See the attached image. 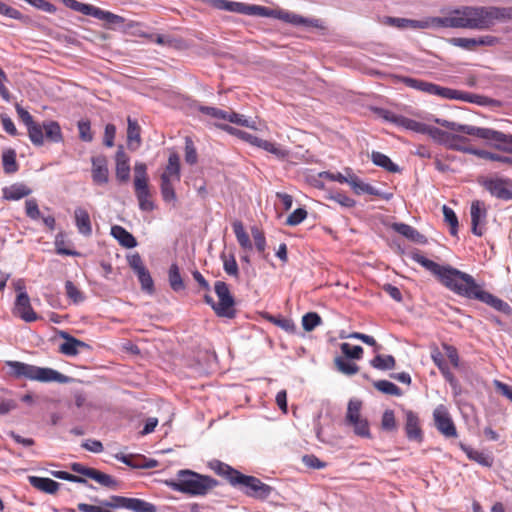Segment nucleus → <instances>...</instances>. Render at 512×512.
I'll return each mask as SVG.
<instances>
[{
  "mask_svg": "<svg viewBox=\"0 0 512 512\" xmlns=\"http://www.w3.org/2000/svg\"><path fill=\"white\" fill-rule=\"evenodd\" d=\"M434 122L451 131L462 132L467 135L476 136L487 140L499 150L512 153V135L505 134L490 128H481L471 125H462L445 119L435 118Z\"/></svg>",
  "mask_w": 512,
  "mask_h": 512,
  "instance_id": "7ed1b4c3",
  "label": "nucleus"
},
{
  "mask_svg": "<svg viewBox=\"0 0 512 512\" xmlns=\"http://www.w3.org/2000/svg\"><path fill=\"white\" fill-rule=\"evenodd\" d=\"M217 485V481L210 476L196 473L192 470H179L176 479L169 482V486L181 493L197 496L205 495Z\"/></svg>",
  "mask_w": 512,
  "mask_h": 512,
  "instance_id": "20e7f679",
  "label": "nucleus"
},
{
  "mask_svg": "<svg viewBox=\"0 0 512 512\" xmlns=\"http://www.w3.org/2000/svg\"><path fill=\"white\" fill-rule=\"evenodd\" d=\"M136 275L141 284L142 290L152 294L154 292V282L147 268L140 271Z\"/></svg>",
  "mask_w": 512,
  "mask_h": 512,
  "instance_id": "864d4df0",
  "label": "nucleus"
},
{
  "mask_svg": "<svg viewBox=\"0 0 512 512\" xmlns=\"http://www.w3.org/2000/svg\"><path fill=\"white\" fill-rule=\"evenodd\" d=\"M59 335L65 339V342L59 346V351L66 356H76L80 349L89 347L88 344L71 336L67 332L61 331Z\"/></svg>",
  "mask_w": 512,
  "mask_h": 512,
  "instance_id": "aec40b11",
  "label": "nucleus"
},
{
  "mask_svg": "<svg viewBox=\"0 0 512 512\" xmlns=\"http://www.w3.org/2000/svg\"><path fill=\"white\" fill-rule=\"evenodd\" d=\"M370 364L373 368L379 370H390L395 367L396 361L395 358L391 355H376L370 361Z\"/></svg>",
  "mask_w": 512,
  "mask_h": 512,
  "instance_id": "4c0bfd02",
  "label": "nucleus"
},
{
  "mask_svg": "<svg viewBox=\"0 0 512 512\" xmlns=\"http://www.w3.org/2000/svg\"><path fill=\"white\" fill-rule=\"evenodd\" d=\"M116 459L121 461L122 463L134 467V468H153L155 467L156 462L154 460L149 461L148 463L142 464V463H136L133 462L132 455H125V454H117Z\"/></svg>",
  "mask_w": 512,
  "mask_h": 512,
  "instance_id": "bf43d9fd",
  "label": "nucleus"
},
{
  "mask_svg": "<svg viewBox=\"0 0 512 512\" xmlns=\"http://www.w3.org/2000/svg\"><path fill=\"white\" fill-rule=\"evenodd\" d=\"M433 419L437 430L447 438L457 436V430L446 406L438 405L433 411Z\"/></svg>",
  "mask_w": 512,
  "mask_h": 512,
  "instance_id": "ddd939ff",
  "label": "nucleus"
},
{
  "mask_svg": "<svg viewBox=\"0 0 512 512\" xmlns=\"http://www.w3.org/2000/svg\"><path fill=\"white\" fill-rule=\"evenodd\" d=\"M466 141H467V138L452 134L451 138L449 139L446 146L453 150H457V151H461L464 153H469V154L474 155L476 148L462 145V143H464Z\"/></svg>",
  "mask_w": 512,
  "mask_h": 512,
  "instance_id": "79ce46f5",
  "label": "nucleus"
},
{
  "mask_svg": "<svg viewBox=\"0 0 512 512\" xmlns=\"http://www.w3.org/2000/svg\"><path fill=\"white\" fill-rule=\"evenodd\" d=\"M435 96H438L442 99H449V100H461L465 102H474L473 96L469 93H465L456 89H451L448 87H443L440 85L435 84L433 94Z\"/></svg>",
  "mask_w": 512,
  "mask_h": 512,
  "instance_id": "412c9836",
  "label": "nucleus"
},
{
  "mask_svg": "<svg viewBox=\"0 0 512 512\" xmlns=\"http://www.w3.org/2000/svg\"><path fill=\"white\" fill-rule=\"evenodd\" d=\"M25 211L26 215L33 220H37L40 218V210L35 199L26 200Z\"/></svg>",
  "mask_w": 512,
  "mask_h": 512,
  "instance_id": "e2e57ef3",
  "label": "nucleus"
},
{
  "mask_svg": "<svg viewBox=\"0 0 512 512\" xmlns=\"http://www.w3.org/2000/svg\"><path fill=\"white\" fill-rule=\"evenodd\" d=\"M32 193V190L23 183H15L3 189V197L6 200H19Z\"/></svg>",
  "mask_w": 512,
  "mask_h": 512,
  "instance_id": "a878e982",
  "label": "nucleus"
},
{
  "mask_svg": "<svg viewBox=\"0 0 512 512\" xmlns=\"http://www.w3.org/2000/svg\"><path fill=\"white\" fill-rule=\"evenodd\" d=\"M180 158L177 153L173 152L169 155L168 163L160 176V191L165 202L171 203L176 201L175 184L180 182Z\"/></svg>",
  "mask_w": 512,
  "mask_h": 512,
  "instance_id": "423d86ee",
  "label": "nucleus"
},
{
  "mask_svg": "<svg viewBox=\"0 0 512 512\" xmlns=\"http://www.w3.org/2000/svg\"><path fill=\"white\" fill-rule=\"evenodd\" d=\"M395 125L416 133L423 134L426 124L401 115L400 118H395Z\"/></svg>",
  "mask_w": 512,
  "mask_h": 512,
  "instance_id": "f704fd0d",
  "label": "nucleus"
},
{
  "mask_svg": "<svg viewBox=\"0 0 512 512\" xmlns=\"http://www.w3.org/2000/svg\"><path fill=\"white\" fill-rule=\"evenodd\" d=\"M116 178L121 182H126L130 177L129 157L122 146L116 152Z\"/></svg>",
  "mask_w": 512,
  "mask_h": 512,
  "instance_id": "4be33fe9",
  "label": "nucleus"
},
{
  "mask_svg": "<svg viewBox=\"0 0 512 512\" xmlns=\"http://www.w3.org/2000/svg\"><path fill=\"white\" fill-rule=\"evenodd\" d=\"M340 349L348 359L359 360L362 358L363 348L361 346H351L349 343L344 342L340 345Z\"/></svg>",
  "mask_w": 512,
  "mask_h": 512,
  "instance_id": "603ef678",
  "label": "nucleus"
},
{
  "mask_svg": "<svg viewBox=\"0 0 512 512\" xmlns=\"http://www.w3.org/2000/svg\"><path fill=\"white\" fill-rule=\"evenodd\" d=\"M402 81L406 86H408L412 89L424 92L429 95L433 94L435 84L432 82H428V81H424V80L416 79V78H410V77H405V78H403Z\"/></svg>",
  "mask_w": 512,
  "mask_h": 512,
  "instance_id": "7c9ffc66",
  "label": "nucleus"
},
{
  "mask_svg": "<svg viewBox=\"0 0 512 512\" xmlns=\"http://www.w3.org/2000/svg\"><path fill=\"white\" fill-rule=\"evenodd\" d=\"M221 258L223 260L224 271L230 276L238 277L239 270L235 257L233 255L227 257L225 254H222Z\"/></svg>",
  "mask_w": 512,
  "mask_h": 512,
  "instance_id": "4d7b16f0",
  "label": "nucleus"
},
{
  "mask_svg": "<svg viewBox=\"0 0 512 512\" xmlns=\"http://www.w3.org/2000/svg\"><path fill=\"white\" fill-rule=\"evenodd\" d=\"M474 155L479 158H482V159H487V160H491V161H497V162L512 165V158L507 157V156H502L499 154H495V153H491L486 150L476 149L474 152Z\"/></svg>",
  "mask_w": 512,
  "mask_h": 512,
  "instance_id": "09e8293b",
  "label": "nucleus"
},
{
  "mask_svg": "<svg viewBox=\"0 0 512 512\" xmlns=\"http://www.w3.org/2000/svg\"><path fill=\"white\" fill-rule=\"evenodd\" d=\"M233 486L240 487L247 496L261 500L267 499L273 490L260 479L242 473L233 479Z\"/></svg>",
  "mask_w": 512,
  "mask_h": 512,
  "instance_id": "9d476101",
  "label": "nucleus"
},
{
  "mask_svg": "<svg viewBox=\"0 0 512 512\" xmlns=\"http://www.w3.org/2000/svg\"><path fill=\"white\" fill-rule=\"evenodd\" d=\"M89 478L93 479L94 481L98 482L102 486L115 488L117 486V482L108 474H105L99 470L92 469V471L89 472Z\"/></svg>",
  "mask_w": 512,
  "mask_h": 512,
  "instance_id": "c03bdc74",
  "label": "nucleus"
},
{
  "mask_svg": "<svg viewBox=\"0 0 512 512\" xmlns=\"http://www.w3.org/2000/svg\"><path fill=\"white\" fill-rule=\"evenodd\" d=\"M307 217V211L304 208H298L293 211L286 219V224L296 226L304 221Z\"/></svg>",
  "mask_w": 512,
  "mask_h": 512,
  "instance_id": "052dcab7",
  "label": "nucleus"
},
{
  "mask_svg": "<svg viewBox=\"0 0 512 512\" xmlns=\"http://www.w3.org/2000/svg\"><path fill=\"white\" fill-rule=\"evenodd\" d=\"M2 165L5 173L11 174L18 170L16 153L13 149H7L2 154Z\"/></svg>",
  "mask_w": 512,
  "mask_h": 512,
  "instance_id": "58836bf2",
  "label": "nucleus"
},
{
  "mask_svg": "<svg viewBox=\"0 0 512 512\" xmlns=\"http://www.w3.org/2000/svg\"><path fill=\"white\" fill-rule=\"evenodd\" d=\"M372 162L379 167L384 168L389 172H398L399 167L391 161V159L385 154L377 151L371 153Z\"/></svg>",
  "mask_w": 512,
  "mask_h": 512,
  "instance_id": "2f4dec72",
  "label": "nucleus"
},
{
  "mask_svg": "<svg viewBox=\"0 0 512 512\" xmlns=\"http://www.w3.org/2000/svg\"><path fill=\"white\" fill-rule=\"evenodd\" d=\"M127 497L123 496H111L109 500L102 501L101 504L110 508H126Z\"/></svg>",
  "mask_w": 512,
  "mask_h": 512,
  "instance_id": "774afa93",
  "label": "nucleus"
},
{
  "mask_svg": "<svg viewBox=\"0 0 512 512\" xmlns=\"http://www.w3.org/2000/svg\"><path fill=\"white\" fill-rule=\"evenodd\" d=\"M462 449L466 453L467 457L470 460H473L484 467L492 466L493 458L490 457L489 455L485 454L484 452H481V451L475 450L471 447H466L463 445H462Z\"/></svg>",
  "mask_w": 512,
  "mask_h": 512,
  "instance_id": "c756f323",
  "label": "nucleus"
},
{
  "mask_svg": "<svg viewBox=\"0 0 512 512\" xmlns=\"http://www.w3.org/2000/svg\"><path fill=\"white\" fill-rule=\"evenodd\" d=\"M126 509L134 512H156L153 504L138 498H128Z\"/></svg>",
  "mask_w": 512,
  "mask_h": 512,
  "instance_id": "c9c22d12",
  "label": "nucleus"
},
{
  "mask_svg": "<svg viewBox=\"0 0 512 512\" xmlns=\"http://www.w3.org/2000/svg\"><path fill=\"white\" fill-rule=\"evenodd\" d=\"M449 42L453 46L462 48L464 50L474 51L476 49L475 38L454 37L451 38Z\"/></svg>",
  "mask_w": 512,
  "mask_h": 512,
  "instance_id": "13d9d810",
  "label": "nucleus"
},
{
  "mask_svg": "<svg viewBox=\"0 0 512 512\" xmlns=\"http://www.w3.org/2000/svg\"><path fill=\"white\" fill-rule=\"evenodd\" d=\"M65 291L67 297L75 304L81 303L85 300L83 292L70 280L65 282Z\"/></svg>",
  "mask_w": 512,
  "mask_h": 512,
  "instance_id": "49530a36",
  "label": "nucleus"
},
{
  "mask_svg": "<svg viewBox=\"0 0 512 512\" xmlns=\"http://www.w3.org/2000/svg\"><path fill=\"white\" fill-rule=\"evenodd\" d=\"M92 180L96 185H105L109 181L108 162L105 156L92 157Z\"/></svg>",
  "mask_w": 512,
  "mask_h": 512,
  "instance_id": "f3484780",
  "label": "nucleus"
},
{
  "mask_svg": "<svg viewBox=\"0 0 512 512\" xmlns=\"http://www.w3.org/2000/svg\"><path fill=\"white\" fill-rule=\"evenodd\" d=\"M168 280L173 291L179 292L185 289L183 279L180 275V269L177 264H172L168 271Z\"/></svg>",
  "mask_w": 512,
  "mask_h": 512,
  "instance_id": "473e14b6",
  "label": "nucleus"
},
{
  "mask_svg": "<svg viewBox=\"0 0 512 512\" xmlns=\"http://www.w3.org/2000/svg\"><path fill=\"white\" fill-rule=\"evenodd\" d=\"M374 387L387 395H393V396H401L402 391L401 389L395 385L394 383L388 381V380H379L374 382Z\"/></svg>",
  "mask_w": 512,
  "mask_h": 512,
  "instance_id": "37998d69",
  "label": "nucleus"
},
{
  "mask_svg": "<svg viewBox=\"0 0 512 512\" xmlns=\"http://www.w3.org/2000/svg\"><path fill=\"white\" fill-rule=\"evenodd\" d=\"M29 138L34 145L41 146L44 142V128L43 125L36 124L35 122L28 128Z\"/></svg>",
  "mask_w": 512,
  "mask_h": 512,
  "instance_id": "de8ad7c7",
  "label": "nucleus"
},
{
  "mask_svg": "<svg viewBox=\"0 0 512 512\" xmlns=\"http://www.w3.org/2000/svg\"><path fill=\"white\" fill-rule=\"evenodd\" d=\"M78 130L79 137L81 140L85 142H90L93 139V135L91 133L90 123L88 121H79L78 122Z\"/></svg>",
  "mask_w": 512,
  "mask_h": 512,
  "instance_id": "338daca9",
  "label": "nucleus"
},
{
  "mask_svg": "<svg viewBox=\"0 0 512 512\" xmlns=\"http://www.w3.org/2000/svg\"><path fill=\"white\" fill-rule=\"evenodd\" d=\"M232 226H233V231L235 233V236L237 238V241H238L239 245L243 249L251 250L252 249V243L250 241L249 235L247 234V232L244 229V226H243L242 222L241 221H235Z\"/></svg>",
  "mask_w": 512,
  "mask_h": 512,
  "instance_id": "72a5a7b5",
  "label": "nucleus"
},
{
  "mask_svg": "<svg viewBox=\"0 0 512 512\" xmlns=\"http://www.w3.org/2000/svg\"><path fill=\"white\" fill-rule=\"evenodd\" d=\"M334 362L338 371L344 375L352 376L359 371V367L355 363H352L343 357H336Z\"/></svg>",
  "mask_w": 512,
  "mask_h": 512,
  "instance_id": "ea45409f",
  "label": "nucleus"
},
{
  "mask_svg": "<svg viewBox=\"0 0 512 512\" xmlns=\"http://www.w3.org/2000/svg\"><path fill=\"white\" fill-rule=\"evenodd\" d=\"M13 313L28 323L34 322L39 318L31 306L30 298L26 291L18 293L15 300Z\"/></svg>",
  "mask_w": 512,
  "mask_h": 512,
  "instance_id": "2eb2a0df",
  "label": "nucleus"
},
{
  "mask_svg": "<svg viewBox=\"0 0 512 512\" xmlns=\"http://www.w3.org/2000/svg\"><path fill=\"white\" fill-rule=\"evenodd\" d=\"M444 220L450 226V233L453 236L457 235L458 232V218L454 212V210L446 205L442 207Z\"/></svg>",
  "mask_w": 512,
  "mask_h": 512,
  "instance_id": "a18cd8bd",
  "label": "nucleus"
},
{
  "mask_svg": "<svg viewBox=\"0 0 512 512\" xmlns=\"http://www.w3.org/2000/svg\"><path fill=\"white\" fill-rule=\"evenodd\" d=\"M275 19L282 20L286 23H290L292 25H303L310 26L318 29H325L323 22L320 19L316 18H305L301 15H298L293 12H289L283 9H276Z\"/></svg>",
  "mask_w": 512,
  "mask_h": 512,
  "instance_id": "4468645a",
  "label": "nucleus"
},
{
  "mask_svg": "<svg viewBox=\"0 0 512 512\" xmlns=\"http://www.w3.org/2000/svg\"><path fill=\"white\" fill-rule=\"evenodd\" d=\"M255 146L275 155L279 159H285L289 155V152L280 145L261 138L257 139Z\"/></svg>",
  "mask_w": 512,
  "mask_h": 512,
  "instance_id": "c85d7f7f",
  "label": "nucleus"
},
{
  "mask_svg": "<svg viewBox=\"0 0 512 512\" xmlns=\"http://www.w3.org/2000/svg\"><path fill=\"white\" fill-rule=\"evenodd\" d=\"M214 290L218 297L217 305L214 307L216 315L229 319L234 318L236 315L235 300L228 285L223 281H216Z\"/></svg>",
  "mask_w": 512,
  "mask_h": 512,
  "instance_id": "9b49d317",
  "label": "nucleus"
},
{
  "mask_svg": "<svg viewBox=\"0 0 512 512\" xmlns=\"http://www.w3.org/2000/svg\"><path fill=\"white\" fill-rule=\"evenodd\" d=\"M223 129L225 131H227L228 133L237 136L238 138L248 142L249 144H251L253 146H255L256 141L258 139V137L254 136V135H252L250 133H247L245 131L239 130V129L234 128V127L229 126V125L223 126Z\"/></svg>",
  "mask_w": 512,
  "mask_h": 512,
  "instance_id": "6e6d98bb",
  "label": "nucleus"
},
{
  "mask_svg": "<svg viewBox=\"0 0 512 512\" xmlns=\"http://www.w3.org/2000/svg\"><path fill=\"white\" fill-rule=\"evenodd\" d=\"M507 20H512V7L464 6L459 9L452 10L442 17H432L427 20L388 17L386 23L401 29L445 27L487 30L497 22H504Z\"/></svg>",
  "mask_w": 512,
  "mask_h": 512,
  "instance_id": "f257e3e1",
  "label": "nucleus"
},
{
  "mask_svg": "<svg viewBox=\"0 0 512 512\" xmlns=\"http://www.w3.org/2000/svg\"><path fill=\"white\" fill-rule=\"evenodd\" d=\"M348 185L352 188L355 194H369L375 196H382L385 199H390L391 194L383 195L378 189L363 182L358 176H356L353 172L349 174Z\"/></svg>",
  "mask_w": 512,
  "mask_h": 512,
  "instance_id": "6ab92c4d",
  "label": "nucleus"
},
{
  "mask_svg": "<svg viewBox=\"0 0 512 512\" xmlns=\"http://www.w3.org/2000/svg\"><path fill=\"white\" fill-rule=\"evenodd\" d=\"M203 2L218 10H224L243 15L274 18L276 12V9H269L264 6L250 5L243 2L229 0H203Z\"/></svg>",
  "mask_w": 512,
  "mask_h": 512,
  "instance_id": "6e6552de",
  "label": "nucleus"
},
{
  "mask_svg": "<svg viewBox=\"0 0 512 512\" xmlns=\"http://www.w3.org/2000/svg\"><path fill=\"white\" fill-rule=\"evenodd\" d=\"M28 480L31 486H33L37 490L51 495L56 494L60 487V483L50 478L29 476Z\"/></svg>",
  "mask_w": 512,
  "mask_h": 512,
  "instance_id": "5701e85b",
  "label": "nucleus"
},
{
  "mask_svg": "<svg viewBox=\"0 0 512 512\" xmlns=\"http://www.w3.org/2000/svg\"><path fill=\"white\" fill-rule=\"evenodd\" d=\"M226 120L231 123L240 125V126L248 127L251 129H256L255 121L250 120V119L246 118L244 115H241V114H238L235 112L228 111Z\"/></svg>",
  "mask_w": 512,
  "mask_h": 512,
  "instance_id": "3c124183",
  "label": "nucleus"
},
{
  "mask_svg": "<svg viewBox=\"0 0 512 512\" xmlns=\"http://www.w3.org/2000/svg\"><path fill=\"white\" fill-rule=\"evenodd\" d=\"M62 2L67 8L73 11L82 13L83 15L92 16L103 21L104 27L107 29H115L125 21L122 16L103 10L91 4L82 3L77 0H62Z\"/></svg>",
  "mask_w": 512,
  "mask_h": 512,
  "instance_id": "0eeeda50",
  "label": "nucleus"
},
{
  "mask_svg": "<svg viewBox=\"0 0 512 512\" xmlns=\"http://www.w3.org/2000/svg\"><path fill=\"white\" fill-rule=\"evenodd\" d=\"M362 403L359 400H350L347 407L346 423L353 427L356 435L363 438H370V429L367 419L361 415Z\"/></svg>",
  "mask_w": 512,
  "mask_h": 512,
  "instance_id": "f8f14e48",
  "label": "nucleus"
},
{
  "mask_svg": "<svg viewBox=\"0 0 512 512\" xmlns=\"http://www.w3.org/2000/svg\"><path fill=\"white\" fill-rule=\"evenodd\" d=\"M75 224L80 234L89 236L92 233V226L89 213L82 207H78L74 211Z\"/></svg>",
  "mask_w": 512,
  "mask_h": 512,
  "instance_id": "b1692460",
  "label": "nucleus"
},
{
  "mask_svg": "<svg viewBox=\"0 0 512 512\" xmlns=\"http://www.w3.org/2000/svg\"><path fill=\"white\" fill-rule=\"evenodd\" d=\"M321 323V317L315 312L306 313L302 317V326L305 331H312Z\"/></svg>",
  "mask_w": 512,
  "mask_h": 512,
  "instance_id": "5fc2aeb1",
  "label": "nucleus"
},
{
  "mask_svg": "<svg viewBox=\"0 0 512 512\" xmlns=\"http://www.w3.org/2000/svg\"><path fill=\"white\" fill-rule=\"evenodd\" d=\"M127 139L129 145H132L134 142L137 146L140 144V126L130 117L128 118Z\"/></svg>",
  "mask_w": 512,
  "mask_h": 512,
  "instance_id": "8fccbe9b",
  "label": "nucleus"
},
{
  "mask_svg": "<svg viewBox=\"0 0 512 512\" xmlns=\"http://www.w3.org/2000/svg\"><path fill=\"white\" fill-rule=\"evenodd\" d=\"M510 184L511 182L505 179H486L483 182V186L491 195L503 200L512 199V191L508 189Z\"/></svg>",
  "mask_w": 512,
  "mask_h": 512,
  "instance_id": "a211bd4d",
  "label": "nucleus"
},
{
  "mask_svg": "<svg viewBox=\"0 0 512 512\" xmlns=\"http://www.w3.org/2000/svg\"><path fill=\"white\" fill-rule=\"evenodd\" d=\"M111 235L125 248H134L137 246L135 237L125 228L119 225L111 227Z\"/></svg>",
  "mask_w": 512,
  "mask_h": 512,
  "instance_id": "393cba45",
  "label": "nucleus"
},
{
  "mask_svg": "<svg viewBox=\"0 0 512 512\" xmlns=\"http://www.w3.org/2000/svg\"><path fill=\"white\" fill-rule=\"evenodd\" d=\"M210 468L214 470L218 475L225 476L229 483L233 486V479L240 476V472L233 469L231 466L218 461L214 460L210 462L209 464Z\"/></svg>",
  "mask_w": 512,
  "mask_h": 512,
  "instance_id": "cd10ccee",
  "label": "nucleus"
},
{
  "mask_svg": "<svg viewBox=\"0 0 512 512\" xmlns=\"http://www.w3.org/2000/svg\"><path fill=\"white\" fill-rule=\"evenodd\" d=\"M382 427L384 430L392 431L396 428V421L394 412L392 410H386L382 416Z\"/></svg>",
  "mask_w": 512,
  "mask_h": 512,
  "instance_id": "69168bd1",
  "label": "nucleus"
},
{
  "mask_svg": "<svg viewBox=\"0 0 512 512\" xmlns=\"http://www.w3.org/2000/svg\"><path fill=\"white\" fill-rule=\"evenodd\" d=\"M199 111L216 119L226 120L228 111H224L215 107L201 106Z\"/></svg>",
  "mask_w": 512,
  "mask_h": 512,
  "instance_id": "0e129e2a",
  "label": "nucleus"
},
{
  "mask_svg": "<svg viewBox=\"0 0 512 512\" xmlns=\"http://www.w3.org/2000/svg\"><path fill=\"white\" fill-rule=\"evenodd\" d=\"M472 233L477 236H482L485 231V220L487 211L483 202L476 200L471 204L470 209Z\"/></svg>",
  "mask_w": 512,
  "mask_h": 512,
  "instance_id": "dca6fc26",
  "label": "nucleus"
},
{
  "mask_svg": "<svg viewBox=\"0 0 512 512\" xmlns=\"http://www.w3.org/2000/svg\"><path fill=\"white\" fill-rule=\"evenodd\" d=\"M134 173L135 193L139 202V207L143 211H152L154 209V204L150 200L146 164L142 162L136 163L134 166Z\"/></svg>",
  "mask_w": 512,
  "mask_h": 512,
  "instance_id": "1a4fd4ad",
  "label": "nucleus"
},
{
  "mask_svg": "<svg viewBox=\"0 0 512 512\" xmlns=\"http://www.w3.org/2000/svg\"><path fill=\"white\" fill-rule=\"evenodd\" d=\"M45 136L48 140L58 143L62 140L60 125L55 121H47L43 123Z\"/></svg>",
  "mask_w": 512,
  "mask_h": 512,
  "instance_id": "e433bc0d",
  "label": "nucleus"
},
{
  "mask_svg": "<svg viewBox=\"0 0 512 512\" xmlns=\"http://www.w3.org/2000/svg\"><path fill=\"white\" fill-rule=\"evenodd\" d=\"M423 134L429 135L433 140L437 141L440 144H444L445 146L448 143V141L452 135V134L445 132L437 127L428 126V125H425V131L423 132Z\"/></svg>",
  "mask_w": 512,
  "mask_h": 512,
  "instance_id": "a19ab883",
  "label": "nucleus"
},
{
  "mask_svg": "<svg viewBox=\"0 0 512 512\" xmlns=\"http://www.w3.org/2000/svg\"><path fill=\"white\" fill-rule=\"evenodd\" d=\"M185 161L191 165L197 162L196 149L194 147L193 141L188 137L185 141Z\"/></svg>",
  "mask_w": 512,
  "mask_h": 512,
  "instance_id": "680f3d73",
  "label": "nucleus"
},
{
  "mask_svg": "<svg viewBox=\"0 0 512 512\" xmlns=\"http://www.w3.org/2000/svg\"><path fill=\"white\" fill-rule=\"evenodd\" d=\"M411 259L435 275L441 284L452 292L469 299L479 300L504 314L511 313L512 309L508 303L484 291L470 274L448 265L441 266L427 259L420 252H412Z\"/></svg>",
  "mask_w": 512,
  "mask_h": 512,
  "instance_id": "f03ea898",
  "label": "nucleus"
},
{
  "mask_svg": "<svg viewBox=\"0 0 512 512\" xmlns=\"http://www.w3.org/2000/svg\"><path fill=\"white\" fill-rule=\"evenodd\" d=\"M8 365L17 377H24L31 381L43 383L57 382L62 384L70 381V377L52 368L38 367L19 361H9Z\"/></svg>",
  "mask_w": 512,
  "mask_h": 512,
  "instance_id": "39448f33",
  "label": "nucleus"
},
{
  "mask_svg": "<svg viewBox=\"0 0 512 512\" xmlns=\"http://www.w3.org/2000/svg\"><path fill=\"white\" fill-rule=\"evenodd\" d=\"M406 434L410 440H420L421 430L419 427L418 417L412 411L406 412Z\"/></svg>",
  "mask_w": 512,
  "mask_h": 512,
  "instance_id": "bb28decb",
  "label": "nucleus"
}]
</instances>
